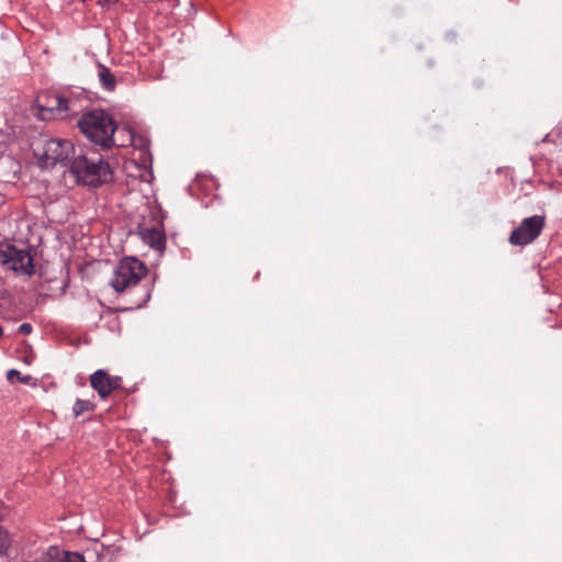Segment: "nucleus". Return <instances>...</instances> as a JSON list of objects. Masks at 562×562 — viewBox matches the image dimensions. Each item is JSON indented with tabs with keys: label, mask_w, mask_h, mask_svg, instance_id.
Segmentation results:
<instances>
[{
	"label": "nucleus",
	"mask_w": 562,
	"mask_h": 562,
	"mask_svg": "<svg viewBox=\"0 0 562 562\" xmlns=\"http://www.w3.org/2000/svg\"><path fill=\"white\" fill-rule=\"evenodd\" d=\"M69 171L78 183L93 188L110 182L113 177L108 161L101 157L90 159L83 154L74 155Z\"/></svg>",
	"instance_id": "2"
},
{
	"label": "nucleus",
	"mask_w": 562,
	"mask_h": 562,
	"mask_svg": "<svg viewBox=\"0 0 562 562\" xmlns=\"http://www.w3.org/2000/svg\"><path fill=\"white\" fill-rule=\"evenodd\" d=\"M31 148L38 165L54 167L57 164L66 165L76 153L74 144L69 139L52 138L41 135L32 144Z\"/></svg>",
	"instance_id": "3"
},
{
	"label": "nucleus",
	"mask_w": 562,
	"mask_h": 562,
	"mask_svg": "<svg viewBox=\"0 0 562 562\" xmlns=\"http://www.w3.org/2000/svg\"><path fill=\"white\" fill-rule=\"evenodd\" d=\"M3 334V329H2V326L0 325V337L2 336Z\"/></svg>",
	"instance_id": "17"
},
{
	"label": "nucleus",
	"mask_w": 562,
	"mask_h": 562,
	"mask_svg": "<svg viewBox=\"0 0 562 562\" xmlns=\"http://www.w3.org/2000/svg\"><path fill=\"white\" fill-rule=\"evenodd\" d=\"M148 269L146 265L135 257L121 259L114 268L110 285L116 292L133 290L142 279L146 278Z\"/></svg>",
	"instance_id": "4"
},
{
	"label": "nucleus",
	"mask_w": 562,
	"mask_h": 562,
	"mask_svg": "<svg viewBox=\"0 0 562 562\" xmlns=\"http://www.w3.org/2000/svg\"><path fill=\"white\" fill-rule=\"evenodd\" d=\"M136 234L143 240V243L148 245L160 255L164 254L166 249V235L164 229L157 226L148 227L144 224H138L136 227Z\"/></svg>",
	"instance_id": "9"
},
{
	"label": "nucleus",
	"mask_w": 562,
	"mask_h": 562,
	"mask_svg": "<svg viewBox=\"0 0 562 562\" xmlns=\"http://www.w3.org/2000/svg\"><path fill=\"white\" fill-rule=\"evenodd\" d=\"M98 77L102 88L106 91H113L116 87L115 76L102 64H98Z\"/></svg>",
	"instance_id": "11"
},
{
	"label": "nucleus",
	"mask_w": 562,
	"mask_h": 562,
	"mask_svg": "<svg viewBox=\"0 0 562 562\" xmlns=\"http://www.w3.org/2000/svg\"><path fill=\"white\" fill-rule=\"evenodd\" d=\"M33 331V326L30 323H22L19 328L18 333L21 335H30Z\"/></svg>",
	"instance_id": "16"
},
{
	"label": "nucleus",
	"mask_w": 562,
	"mask_h": 562,
	"mask_svg": "<svg viewBox=\"0 0 562 562\" xmlns=\"http://www.w3.org/2000/svg\"><path fill=\"white\" fill-rule=\"evenodd\" d=\"M78 127L91 143L102 148H111L114 145L116 123L104 110H92L82 114Z\"/></svg>",
	"instance_id": "1"
},
{
	"label": "nucleus",
	"mask_w": 562,
	"mask_h": 562,
	"mask_svg": "<svg viewBox=\"0 0 562 562\" xmlns=\"http://www.w3.org/2000/svg\"><path fill=\"white\" fill-rule=\"evenodd\" d=\"M176 1L178 2L179 0H176Z\"/></svg>",
	"instance_id": "19"
},
{
	"label": "nucleus",
	"mask_w": 562,
	"mask_h": 562,
	"mask_svg": "<svg viewBox=\"0 0 562 562\" xmlns=\"http://www.w3.org/2000/svg\"><path fill=\"white\" fill-rule=\"evenodd\" d=\"M41 562H86V560L78 552L64 551L52 546L43 554Z\"/></svg>",
	"instance_id": "10"
},
{
	"label": "nucleus",
	"mask_w": 562,
	"mask_h": 562,
	"mask_svg": "<svg viewBox=\"0 0 562 562\" xmlns=\"http://www.w3.org/2000/svg\"><path fill=\"white\" fill-rule=\"evenodd\" d=\"M13 378H16L21 383L27 384L31 380L30 375H21V372L16 369H10L7 372V379L13 382Z\"/></svg>",
	"instance_id": "15"
},
{
	"label": "nucleus",
	"mask_w": 562,
	"mask_h": 562,
	"mask_svg": "<svg viewBox=\"0 0 562 562\" xmlns=\"http://www.w3.org/2000/svg\"><path fill=\"white\" fill-rule=\"evenodd\" d=\"M0 261L8 269L21 276L34 274V259L25 248H19L10 243H0Z\"/></svg>",
	"instance_id": "5"
},
{
	"label": "nucleus",
	"mask_w": 562,
	"mask_h": 562,
	"mask_svg": "<svg viewBox=\"0 0 562 562\" xmlns=\"http://www.w3.org/2000/svg\"><path fill=\"white\" fill-rule=\"evenodd\" d=\"M3 202V196L0 194V205L2 204Z\"/></svg>",
	"instance_id": "18"
},
{
	"label": "nucleus",
	"mask_w": 562,
	"mask_h": 562,
	"mask_svg": "<svg viewBox=\"0 0 562 562\" xmlns=\"http://www.w3.org/2000/svg\"><path fill=\"white\" fill-rule=\"evenodd\" d=\"M7 515V510L0 503V521ZM11 544V539L8 530L0 525V557L7 554Z\"/></svg>",
	"instance_id": "12"
},
{
	"label": "nucleus",
	"mask_w": 562,
	"mask_h": 562,
	"mask_svg": "<svg viewBox=\"0 0 562 562\" xmlns=\"http://www.w3.org/2000/svg\"><path fill=\"white\" fill-rule=\"evenodd\" d=\"M154 282H148L140 286L139 292L140 296L137 301L134 302V306L130 307L131 310L140 308L150 300L151 291H153Z\"/></svg>",
	"instance_id": "13"
},
{
	"label": "nucleus",
	"mask_w": 562,
	"mask_h": 562,
	"mask_svg": "<svg viewBox=\"0 0 562 562\" xmlns=\"http://www.w3.org/2000/svg\"><path fill=\"white\" fill-rule=\"evenodd\" d=\"M90 385L104 400L113 391L121 389L122 378L110 375L106 370L99 369L90 375Z\"/></svg>",
	"instance_id": "8"
},
{
	"label": "nucleus",
	"mask_w": 562,
	"mask_h": 562,
	"mask_svg": "<svg viewBox=\"0 0 562 562\" xmlns=\"http://www.w3.org/2000/svg\"><path fill=\"white\" fill-rule=\"evenodd\" d=\"M544 225L546 217L542 215L527 217L512 231L508 241L513 246H527L540 236Z\"/></svg>",
	"instance_id": "6"
},
{
	"label": "nucleus",
	"mask_w": 562,
	"mask_h": 562,
	"mask_svg": "<svg viewBox=\"0 0 562 562\" xmlns=\"http://www.w3.org/2000/svg\"><path fill=\"white\" fill-rule=\"evenodd\" d=\"M38 100L37 116L43 120L64 119L68 116L69 99L61 94H50L45 97V102Z\"/></svg>",
	"instance_id": "7"
},
{
	"label": "nucleus",
	"mask_w": 562,
	"mask_h": 562,
	"mask_svg": "<svg viewBox=\"0 0 562 562\" xmlns=\"http://www.w3.org/2000/svg\"><path fill=\"white\" fill-rule=\"evenodd\" d=\"M95 404L89 400L77 398L72 406V414L77 418L86 412H94Z\"/></svg>",
	"instance_id": "14"
}]
</instances>
